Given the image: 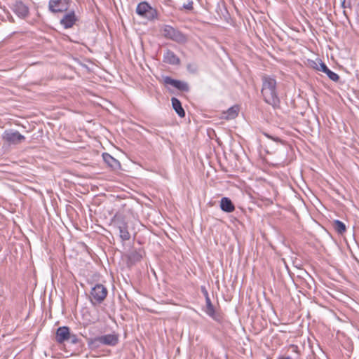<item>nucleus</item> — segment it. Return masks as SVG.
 I'll return each mask as SVG.
<instances>
[{"label": "nucleus", "instance_id": "obj_18", "mask_svg": "<svg viewBox=\"0 0 359 359\" xmlns=\"http://www.w3.org/2000/svg\"><path fill=\"white\" fill-rule=\"evenodd\" d=\"M142 258L141 251H133L128 255V260L131 264H135L140 262Z\"/></svg>", "mask_w": 359, "mask_h": 359}, {"label": "nucleus", "instance_id": "obj_8", "mask_svg": "<svg viewBox=\"0 0 359 359\" xmlns=\"http://www.w3.org/2000/svg\"><path fill=\"white\" fill-rule=\"evenodd\" d=\"M108 290L102 284H96L90 291L91 298L96 302H102L107 297Z\"/></svg>", "mask_w": 359, "mask_h": 359}, {"label": "nucleus", "instance_id": "obj_25", "mask_svg": "<svg viewBox=\"0 0 359 359\" xmlns=\"http://www.w3.org/2000/svg\"><path fill=\"white\" fill-rule=\"evenodd\" d=\"M201 290V292L203 294L205 298L207 299V297H209V294H208V292L205 287V286H202Z\"/></svg>", "mask_w": 359, "mask_h": 359}, {"label": "nucleus", "instance_id": "obj_4", "mask_svg": "<svg viewBox=\"0 0 359 359\" xmlns=\"http://www.w3.org/2000/svg\"><path fill=\"white\" fill-rule=\"evenodd\" d=\"M162 33L165 38L179 43H184L187 41L185 34L170 25H165L163 28Z\"/></svg>", "mask_w": 359, "mask_h": 359}, {"label": "nucleus", "instance_id": "obj_10", "mask_svg": "<svg viewBox=\"0 0 359 359\" xmlns=\"http://www.w3.org/2000/svg\"><path fill=\"white\" fill-rule=\"evenodd\" d=\"M95 342L100 344L114 346L118 342V335L116 334H108L95 337Z\"/></svg>", "mask_w": 359, "mask_h": 359}, {"label": "nucleus", "instance_id": "obj_23", "mask_svg": "<svg viewBox=\"0 0 359 359\" xmlns=\"http://www.w3.org/2000/svg\"><path fill=\"white\" fill-rule=\"evenodd\" d=\"M163 81L165 84L170 85L175 88L177 80L172 79L171 77L167 76L163 78Z\"/></svg>", "mask_w": 359, "mask_h": 359}, {"label": "nucleus", "instance_id": "obj_11", "mask_svg": "<svg viewBox=\"0 0 359 359\" xmlns=\"http://www.w3.org/2000/svg\"><path fill=\"white\" fill-rule=\"evenodd\" d=\"M76 21V18L74 11H72L63 16L60 20V24L64 27V28L69 29L73 27Z\"/></svg>", "mask_w": 359, "mask_h": 359}, {"label": "nucleus", "instance_id": "obj_22", "mask_svg": "<svg viewBox=\"0 0 359 359\" xmlns=\"http://www.w3.org/2000/svg\"><path fill=\"white\" fill-rule=\"evenodd\" d=\"M163 81L165 84L170 85L175 88L177 80L172 79L171 77L167 76L163 78Z\"/></svg>", "mask_w": 359, "mask_h": 359}, {"label": "nucleus", "instance_id": "obj_19", "mask_svg": "<svg viewBox=\"0 0 359 359\" xmlns=\"http://www.w3.org/2000/svg\"><path fill=\"white\" fill-rule=\"evenodd\" d=\"M333 227L339 234H343L346 231V225L340 220L336 219L333 222Z\"/></svg>", "mask_w": 359, "mask_h": 359}, {"label": "nucleus", "instance_id": "obj_9", "mask_svg": "<svg viewBox=\"0 0 359 359\" xmlns=\"http://www.w3.org/2000/svg\"><path fill=\"white\" fill-rule=\"evenodd\" d=\"M12 11L21 19H25L29 15V8L22 1H16L11 7Z\"/></svg>", "mask_w": 359, "mask_h": 359}, {"label": "nucleus", "instance_id": "obj_29", "mask_svg": "<svg viewBox=\"0 0 359 359\" xmlns=\"http://www.w3.org/2000/svg\"><path fill=\"white\" fill-rule=\"evenodd\" d=\"M252 321H254V320H254V316H252Z\"/></svg>", "mask_w": 359, "mask_h": 359}, {"label": "nucleus", "instance_id": "obj_13", "mask_svg": "<svg viewBox=\"0 0 359 359\" xmlns=\"http://www.w3.org/2000/svg\"><path fill=\"white\" fill-rule=\"evenodd\" d=\"M163 61L172 65H177L180 63V58L173 51L169 49L164 53Z\"/></svg>", "mask_w": 359, "mask_h": 359}, {"label": "nucleus", "instance_id": "obj_15", "mask_svg": "<svg viewBox=\"0 0 359 359\" xmlns=\"http://www.w3.org/2000/svg\"><path fill=\"white\" fill-rule=\"evenodd\" d=\"M171 102H172V108L175 111V112L177 114V115L181 118L184 117L185 111L182 107L181 102L176 97H172L171 99Z\"/></svg>", "mask_w": 359, "mask_h": 359}, {"label": "nucleus", "instance_id": "obj_5", "mask_svg": "<svg viewBox=\"0 0 359 359\" xmlns=\"http://www.w3.org/2000/svg\"><path fill=\"white\" fill-rule=\"evenodd\" d=\"M3 140L9 144H19L25 140V137L18 130H6L2 135Z\"/></svg>", "mask_w": 359, "mask_h": 359}, {"label": "nucleus", "instance_id": "obj_2", "mask_svg": "<svg viewBox=\"0 0 359 359\" xmlns=\"http://www.w3.org/2000/svg\"><path fill=\"white\" fill-rule=\"evenodd\" d=\"M114 226L118 231L119 237L122 241L130 240V234L128 231V225L125 217L121 215H116L111 219Z\"/></svg>", "mask_w": 359, "mask_h": 359}, {"label": "nucleus", "instance_id": "obj_27", "mask_svg": "<svg viewBox=\"0 0 359 359\" xmlns=\"http://www.w3.org/2000/svg\"><path fill=\"white\" fill-rule=\"evenodd\" d=\"M278 359H291V358L288 356V357H286V358H279Z\"/></svg>", "mask_w": 359, "mask_h": 359}, {"label": "nucleus", "instance_id": "obj_20", "mask_svg": "<svg viewBox=\"0 0 359 359\" xmlns=\"http://www.w3.org/2000/svg\"><path fill=\"white\" fill-rule=\"evenodd\" d=\"M175 88L180 91H182V92L189 91V84L185 81H180V80H177Z\"/></svg>", "mask_w": 359, "mask_h": 359}, {"label": "nucleus", "instance_id": "obj_24", "mask_svg": "<svg viewBox=\"0 0 359 359\" xmlns=\"http://www.w3.org/2000/svg\"><path fill=\"white\" fill-rule=\"evenodd\" d=\"M183 8L189 11H191L193 8V1H189L187 4H184L182 6Z\"/></svg>", "mask_w": 359, "mask_h": 359}, {"label": "nucleus", "instance_id": "obj_28", "mask_svg": "<svg viewBox=\"0 0 359 359\" xmlns=\"http://www.w3.org/2000/svg\"><path fill=\"white\" fill-rule=\"evenodd\" d=\"M264 135H265L267 137H269V138H271V139H272V137H271L270 135H267V134H264Z\"/></svg>", "mask_w": 359, "mask_h": 359}, {"label": "nucleus", "instance_id": "obj_7", "mask_svg": "<svg viewBox=\"0 0 359 359\" xmlns=\"http://www.w3.org/2000/svg\"><path fill=\"white\" fill-rule=\"evenodd\" d=\"M310 65L313 69H316L318 71L323 72L325 74H326L330 80H332L334 82H337L339 80V75L337 74H336L335 72L331 71L327 67V65L324 62H323L321 60H318V61L311 60L310 62Z\"/></svg>", "mask_w": 359, "mask_h": 359}, {"label": "nucleus", "instance_id": "obj_17", "mask_svg": "<svg viewBox=\"0 0 359 359\" xmlns=\"http://www.w3.org/2000/svg\"><path fill=\"white\" fill-rule=\"evenodd\" d=\"M239 112V106L233 105L229 108L226 111L224 112V117L226 119L235 118Z\"/></svg>", "mask_w": 359, "mask_h": 359}, {"label": "nucleus", "instance_id": "obj_3", "mask_svg": "<svg viewBox=\"0 0 359 359\" xmlns=\"http://www.w3.org/2000/svg\"><path fill=\"white\" fill-rule=\"evenodd\" d=\"M136 13L142 18L148 20H154L158 18V11L147 1L139 3L136 8Z\"/></svg>", "mask_w": 359, "mask_h": 359}, {"label": "nucleus", "instance_id": "obj_14", "mask_svg": "<svg viewBox=\"0 0 359 359\" xmlns=\"http://www.w3.org/2000/svg\"><path fill=\"white\" fill-rule=\"evenodd\" d=\"M220 208L222 211L230 213L234 211L235 206L230 198L223 197L220 201Z\"/></svg>", "mask_w": 359, "mask_h": 359}, {"label": "nucleus", "instance_id": "obj_12", "mask_svg": "<svg viewBox=\"0 0 359 359\" xmlns=\"http://www.w3.org/2000/svg\"><path fill=\"white\" fill-rule=\"evenodd\" d=\"M70 337L69 329L67 326L60 327L56 332V340L61 344L67 341Z\"/></svg>", "mask_w": 359, "mask_h": 359}, {"label": "nucleus", "instance_id": "obj_6", "mask_svg": "<svg viewBox=\"0 0 359 359\" xmlns=\"http://www.w3.org/2000/svg\"><path fill=\"white\" fill-rule=\"evenodd\" d=\"M71 0H49L48 10L52 13H59L69 9Z\"/></svg>", "mask_w": 359, "mask_h": 359}, {"label": "nucleus", "instance_id": "obj_21", "mask_svg": "<svg viewBox=\"0 0 359 359\" xmlns=\"http://www.w3.org/2000/svg\"><path fill=\"white\" fill-rule=\"evenodd\" d=\"M205 302H206L208 314H214V313H215L214 306L211 303L210 297H207V299H205Z\"/></svg>", "mask_w": 359, "mask_h": 359}, {"label": "nucleus", "instance_id": "obj_1", "mask_svg": "<svg viewBox=\"0 0 359 359\" xmlns=\"http://www.w3.org/2000/svg\"><path fill=\"white\" fill-rule=\"evenodd\" d=\"M262 88L261 93L264 101L273 107H278L280 100L277 93L276 79L270 76L264 75L262 77Z\"/></svg>", "mask_w": 359, "mask_h": 359}, {"label": "nucleus", "instance_id": "obj_26", "mask_svg": "<svg viewBox=\"0 0 359 359\" xmlns=\"http://www.w3.org/2000/svg\"><path fill=\"white\" fill-rule=\"evenodd\" d=\"M214 320L219 321L221 320L222 316L217 315V316H211Z\"/></svg>", "mask_w": 359, "mask_h": 359}, {"label": "nucleus", "instance_id": "obj_16", "mask_svg": "<svg viewBox=\"0 0 359 359\" xmlns=\"http://www.w3.org/2000/svg\"><path fill=\"white\" fill-rule=\"evenodd\" d=\"M102 156L104 162L113 169H116L120 167L119 161L111 156L110 154L104 153Z\"/></svg>", "mask_w": 359, "mask_h": 359}]
</instances>
